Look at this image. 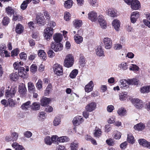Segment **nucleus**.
<instances>
[{"instance_id":"obj_1","label":"nucleus","mask_w":150,"mask_h":150,"mask_svg":"<svg viewBox=\"0 0 150 150\" xmlns=\"http://www.w3.org/2000/svg\"><path fill=\"white\" fill-rule=\"evenodd\" d=\"M139 83V81L137 79H128L126 80L125 79L120 80L119 82V85L120 87L122 89H126L129 87V85H137Z\"/></svg>"},{"instance_id":"obj_2","label":"nucleus","mask_w":150,"mask_h":150,"mask_svg":"<svg viewBox=\"0 0 150 150\" xmlns=\"http://www.w3.org/2000/svg\"><path fill=\"white\" fill-rule=\"evenodd\" d=\"M55 25V23L53 21H50L47 25V28L44 30V35L45 39L47 40H49L50 38L52 37L53 33V28Z\"/></svg>"},{"instance_id":"obj_3","label":"nucleus","mask_w":150,"mask_h":150,"mask_svg":"<svg viewBox=\"0 0 150 150\" xmlns=\"http://www.w3.org/2000/svg\"><path fill=\"white\" fill-rule=\"evenodd\" d=\"M74 62V59L73 56L71 54H68L65 57L64 65L67 68L71 67L73 65Z\"/></svg>"},{"instance_id":"obj_4","label":"nucleus","mask_w":150,"mask_h":150,"mask_svg":"<svg viewBox=\"0 0 150 150\" xmlns=\"http://www.w3.org/2000/svg\"><path fill=\"white\" fill-rule=\"evenodd\" d=\"M17 91V88L12 87L10 90L7 89L6 90L5 96L6 99L12 98L15 96Z\"/></svg>"},{"instance_id":"obj_5","label":"nucleus","mask_w":150,"mask_h":150,"mask_svg":"<svg viewBox=\"0 0 150 150\" xmlns=\"http://www.w3.org/2000/svg\"><path fill=\"white\" fill-rule=\"evenodd\" d=\"M51 48L55 52L61 51L63 48V45L60 42H52L51 44Z\"/></svg>"},{"instance_id":"obj_6","label":"nucleus","mask_w":150,"mask_h":150,"mask_svg":"<svg viewBox=\"0 0 150 150\" xmlns=\"http://www.w3.org/2000/svg\"><path fill=\"white\" fill-rule=\"evenodd\" d=\"M103 42L105 45V48L107 49H110L112 45V41L108 38H105L103 40Z\"/></svg>"},{"instance_id":"obj_7","label":"nucleus","mask_w":150,"mask_h":150,"mask_svg":"<svg viewBox=\"0 0 150 150\" xmlns=\"http://www.w3.org/2000/svg\"><path fill=\"white\" fill-rule=\"evenodd\" d=\"M53 69L54 72L57 75L59 76L63 74L62 68L60 65L58 64H54Z\"/></svg>"},{"instance_id":"obj_8","label":"nucleus","mask_w":150,"mask_h":150,"mask_svg":"<svg viewBox=\"0 0 150 150\" xmlns=\"http://www.w3.org/2000/svg\"><path fill=\"white\" fill-rule=\"evenodd\" d=\"M131 102L137 108H140L143 106V103L142 101L138 98L132 99Z\"/></svg>"},{"instance_id":"obj_9","label":"nucleus","mask_w":150,"mask_h":150,"mask_svg":"<svg viewBox=\"0 0 150 150\" xmlns=\"http://www.w3.org/2000/svg\"><path fill=\"white\" fill-rule=\"evenodd\" d=\"M36 20L37 21V23L39 25H44L45 23V19L43 16L41 15L40 13H38L36 16Z\"/></svg>"},{"instance_id":"obj_10","label":"nucleus","mask_w":150,"mask_h":150,"mask_svg":"<svg viewBox=\"0 0 150 150\" xmlns=\"http://www.w3.org/2000/svg\"><path fill=\"white\" fill-rule=\"evenodd\" d=\"M96 107V103L95 102H91L86 106L85 109L87 111L91 112L95 110Z\"/></svg>"},{"instance_id":"obj_11","label":"nucleus","mask_w":150,"mask_h":150,"mask_svg":"<svg viewBox=\"0 0 150 150\" xmlns=\"http://www.w3.org/2000/svg\"><path fill=\"white\" fill-rule=\"evenodd\" d=\"M98 21L101 28L104 29L106 28V23L105 20L104 19L103 16L101 15L98 17Z\"/></svg>"},{"instance_id":"obj_12","label":"nucleus","mask_w":150,"mask_h":150,"mask_svg":"<svg viewBox=\"0 0 150 150\" xmlns=\"http://www.w3.org/2000/svg\"><path fill=\"white\" fill-rule=\"evenodd\" d=\"M141 7L139 1L137 0H134L131 4L132 9L134 10H137Z\"/></svg>"},{"instance_id":"obj_13","label":"nucleus","mask_w":150,"mask_h":150,"mask_svg":"<svg viewBox=\"0 0 150 150\" xmlns=\"http://www.w3.org/2000/svg\"><path fill=\"white\" fill-rule=\"evenodd\" d=\"M139 14L138 11H134L132 13L131 16V21L132 23L136 22L137 19L139 17Z\"/></svg>"},{"instance_id":"obj_14","label":"nucleus","mask_w":150,"mask_h":150,"mask_svg":"<svg viewBox=\"0 0 150 150\" xmlns=\"http://www.w3.org/2000/svg\"><path fill=\"white\" fill-rule=\"evenodd\" d=\"M83 122V118L81 116L76 117L74 118L72 121L74 125H79Z\"/></svg>"},{"instance_id":"obj_15","label":"nucleus","mask_w":150,"mask_h":150,"mask_svg":"<svg viewBox=\"0 0 150 150\" xmlns=\"http://www.w3.org/2000/svg\"><path fill=\"white\" fill-rule=\"evenodd\" d=\"M89 19L92 21H95L97 19V15L96 12L94 11L90 12L88 14Z\"/></svg>"},{"instance_id":"obj_16","label":"nucleus","mask_w":150,"mask_h":150,"mask_svg":"<svg viewBox=\"0 0 150 150\" xmlns=\"http://www.w3.org/2000/svg\"><path fill=\"white\" fill-rule=\"evenodd\" d=\"M138 142L140 145L150 149V142L147 141L144 139H139Z\"/></svg>"},{"instance_id":"obj_17","label":"nucleus","mask_w":150,"mask_h":150,"mask_svg":"<svg viewBox=\"0 0 150 150\" xmlns=\"http://www.w3.org/2000/svg\"><path fill=\"white\" fill-rule=\"evenodd\" d=\"M112 24L115 30L117 31H118L120 25L119 21L117 19H115L113 21Z\"/></svg>"},{"instance_id":"obj_18","label":"nucleus","mask_w":150,"mask_h":150,"mask_svg":"<svg viewBox=\"0 0 150 150\" xmlns=\"http://www.w3.org/2000/svg\"><path fill=\"white\" fill-rule=\"evenodd\" d=\"M94 84L92 81H91L90 82L86 85L85 88V91L86 92L88 93L92 91Z\"/></svg>"},{"instance_id":"obj_19","label":"nucleus","mask_w":150,"mask_h":150,"mask_svg":"<svg viewBox=\"0 0 150 150\" xmlns=\"http://www.w3.org/2000/svg\"><path fill=\"white\" fill-rule=\"evenodd\" d=\"M63 38L62 34L60 33H56L54 35L53 39L56 42H60Z\"/></svg>"},{"instance_id":"obj_20","label":"nucleus","mask_w":150,"mask_h":150,"mask_svg":"<svg viewBox=\"0 0 150 150\" xmlns=\"http://www.w3.org/2000/svg\"><path fill=\"white\" fill-rule=\"evenodd\" d=\"M6 12L7 14L11 16L13 15L16 12L15 9H14L11 7L8 6L6 8Z\"/></svg>"},{"instance_id":"obj_21","label":"nucleus","mask_w":150,"mask_h":150,"mask_svg":"<svg viewBox=\"0 0 150 150\" xmlns=\"http://www.w3.org/2000/svg\"><path fill=\"white\" fill-rule=\"evenodd\" d=\"M140 91L143 93L150 92V86H145L141 87L140 89Z\"/></svg>"},{"instance_id":"obj_22","label":"nucleus","mask_w":150,"mask_h":150,"mask_svg":"<svg viewBox=\"0 0 150 150\" xmlns=\"http://www.w3.org/2000/svg\"><path fill=\"white\" fill-rule=\"evenodd\" d=\"M30 104V101H28L25 103H23L21 105V108L23 110H27L31 106Z\"/></svg>"},{"instance_id":"obj_23","label":"nucleus","mask_w":150,"mask_h":150,"mask_svg":"<svg viewBox=\"0 0 150 150\" xmlns=\"http://www.w3.org/2000/svg\"><path fill=\"white\" fill-rule=\"evenodd\" d=\"M19 92L22 96H23L26 93V89L25 85L22 84H21L18 88Z\"/></svg>"},{"instance_id":"obj_24","label":"nucleus","mask_w":150,"mask_h":150,"mask_svg":"<svg viewBox=\"0 0 150 150\" xmlns=\"http://www.w3.org/2000/svg\"><path fill=\"white\" fill-rule=\"evenodd\" d=\"M106 13L107 15L112 17L117 16V14L115 11L112 9H110L106 10Z\"/></svg>"},{"instance_id":"obj_25","label":"nucleus","mask_w":150,"mask_h":150,"mask_svg":"<svg viewBox=\"0 0 150 150\" xmlns=\"http://www.w3.org/2000/svg\"><path fill=\"white\" fill-rule=\"evenodd\" d=\"M50 101V99L49 98L45 97H43L41 100V105L42 106H46L49 103Z\"/></svg>"},{"instance_id":"obj_26","label":"nucleus","mask_w":150,"mask_h":150,"mask_svg":"<svg viewBox=\"0 0 150 150\" xmlns=\"http://www.w3.org/2000/svg\"><path fill=\"white\" fill-rule=\"evenodd\" d=\"M96 53L98 56L101 57L104 56V51L100 46L98 47L96 50Z\"/></svg>"},{"instance_id":"obj_27","label":"nucleus","mask_w":150,"mask_h":150,"mask_svg":"<svg viewBox=\"0 0 150 150\" xmlns=\"http://www.w3.org/2000/svg\"><path fill=\"white\" fill-rule=\"evenodd\" d=\"M12 146L16 150H25V148L22 146L19 145L16 142H14L12 144Z\"/></svg>"},{"instance_id":"obj_28","label":"nucleus","mask_w":150,"mask_h":150,"mask_svg":"<svg viewBox=\"0 0 150 150\" xmlns=\"http://www.w3.org/2000/svg\"><path fill=\"white\" fill-rule=\"evenodd\" d=\"M28 90L30 93H32L34 92H35V87L34 84L31 83L29 82L28 83Z\"/></svg>"},{"instance_id":"obj_29","label":"nucleus","mask_w":150,"mask_h":150,"mask_svg":"<svg viewBox=\"0 0 150 150\" xmlns=\"http://www.w3.org/2000/svg\"><path fill=\"white\" fill-rule=\"evenodd\" d=\"M23 63L22 62H15L13 64V67L16 70H18L20 68H22L21 67L23 65Z\"/></svg>"},{"instance_id":"obj_30","label":"nucleus","mask_w":150,"mask_h":150,"mask_svg":"<svg viewBox=\"0 0 150 150\" xmlns=\"http://www.w3.org/2000/svg\"><path fill=\"white\" fill-rule=\"evenodd\" d=\"M8 99L7 105L11 107H14L16 105L15 100H14L12 98H9Z\"/></svg>"},{"instance_id":"obj_31","label":"nucleus","mask_w":150,"mask_h":150,"mask_svg":"<svg viewBox=\"0 0 150 150\" xmlns=\"http://www.w3.org/2000/svg\"><path fill=\"white\" fill-rule=\"evenodd\" d=\"M24 30V28L22 25L20 24H18L16 27V31L17 33L20 34L22 33Z\"/></svg>"},{"instance_id":"obj_32","label":"nucleus","mask_w":150,"mask_h":150,"mask_svg":"<svg viewBox=\"0 0 150 150\" xmlns=\"http://www.w3.org/2000/svg\"><path fill=\"white\" fill-rule=\"evenodd\" d=\"M10 79L13 81H17L18 78V76L17 74V72H13L10 74Z\"/></svg>"},{"instance_id":"obj_33","label":"nucleus","mask_w":150,"mask_h":150,"mask_svg":"<svg viewBox=\"0 0 150 150\" xmlns=\"http://www.w3.org/2000/svg\"><path fill=\"white\" fill-rule=\"evenodd\" d=\"M85 139L87 141L91 142V143L95 145L97 144V143L96 140L90 136H88V135H86Z\"/></svg>"},{"instance_id":"obj_34","label":"nucleus","mask_w":150,"mask_h":150,"mask_svg":"<svg viewBox=\"0 0 150 150\" xmlns=\"http://www.w3.org/2000/svg\"><path fill=\"white\" fill-rule=\"evenodd\" d=\"M31 1V0H26L23 1L21 6V8L24 10L28 6V4Z\"/></svg>"},{"instance_id":"obj_35","label":"nucleus","mask_w":150,"mask_h":150,"mask_svg":"<svg viewBox=\"0 0 150 150\" xmlns=\"http://www.w3.org/2000/svg\"><path fill=\"white\" fill-rule=\"evenodd\" d=\"M145 127L144 125L142 123H140L134 126V128L140 131L143 129Z\"/></svg>"},{"instance_id":"obj_36","label":"nucleus","mask_w":150,"mask_h":150,"mask_svg":"<svg viewBox=\"0 0 150 150\" xmlns=\"http://www.w3.org/2000/svg\"><path fill=\"white\" fill-rule=\"evenodd\" d=\"M31 108L33 110H37L40 109V105L39 103H33L32 105Z\"/></svg>"},{"instance_id":"obj_37","label":"nucleus","mask_w":150,"mask_h":150,"mask_svg":"<svg viewBox=\"0 0 150 150\" xmlns=\"http://www.w3.org/2000/svg\"><path fill=\"white\" fill-rule=\"evenodd\" d=\"M71 150H77L78 147V144L76 141H74L71 144Z\"/></svg>"},{"instance_id":"obj_38","label":"nucleus","mask_w":150,"mask_h":150,"mask_svg":"<svg viewBox=\"0 0 150 150\" xmlns=\"http://www.w3.org/2000/svg\"><path fill=\"white\" fill-rule=\"evenodd\" d=\"M127 141L131 144H133L135 141L134 138L131 134H127Z\"/></svg>"},{"instance_id":"obj_39","label":"nucleus","mask_w":150,"mask_h":150,"mask_svg":"<svg viewBox=\"0 0 150 150\" xmlns=\"http://www.w3.org/2000/svg\"><path fill=\"white\" fill-rule=\"evenodd\" d=\"M18 74L19 76L22 77H24L25 76L24 74L25 71V69L23 67L20 68V69H18Z\"/></svg>"},{"instance_id":"obj_40","label":"nucleus","mask_w":150,"mask_h":150,"mask_svg":"<svg viewBox=\"0 0 150 150\" xmlns=\"http://www.w3.org/2000/svg\"><path fill=\"white\" fill-rule=\"evenodd\" d=\"M74 24L76 28L78 29L82 25V21L79 20H75L74 22Z\"/></svg>"},{"instance_id":"obj_41","label":"nucleus","mask_w":150,"mask_h":150,"mask_svg":"<svg viewBox=\"0 0 150 150\" xmlns=\"http://www.w3.org/2000/svg\"><path fill=\"white\" fill-rule=\"evenodd\" d=\"M69 139L66 136H62L58 137L57 138V141L60 142H64L69 141Z\"/></svg>"},{"instance_id":"obj_42","label":"nucleus","mask_w":150,"mask_h":150,"mask_svg":"<svg viewBox=\"0 0 150 150\" xmlns=\"http://www.w3.org/2000/svg\"><path fill=\"white\" fill-rule=\"evenodd\" d=\"M38 56L43 59H45L46 57V54L42 50H40L38 52Z\"/></svg>"},{"instance_id":"obj_43","label":"nucleus","mask_w":150,"mask_h":150,"mask_svg":"<svg viewBox=\"0 0 150 150\" xmlns=\"http://www.w3.org/2000/svg\"><path fill=\"white\" fill-rule=\"evenodd\" d=\"M72 5V0H68L65 1L64 6L67 8H70Z\"/></svg>"},{"instance_id":"obj_44","label":"nucleus","mask_w":150,"mask_h":150,"mask_svg":"<svg viewBox=\"0 0 150 150\" xmlns=\"http://www.w3.org/2000/svg\"><path fill=\"white\" fill-rule=\"evenodd\" d=\"M118 114L121 116L124 115L126 113V111L123 108H121L117 110Z\"/></svg>"},{"instance_id":"obj_45","label":"nucleus","mask_w":150,"mask_h":150,"mask_svg":"<svg viewBox=\"0 0 150 150\" xmlns=\"http://www.w3.org/2000/svg\"><path fill=\"white\" fill-rule=\"evenodd\" d=\"M75 42L77 44H79L83 41V38L80 36L75 35L74 37Z\"/></svg>"},{"instance_id":"obj_46","label":"nucleus","mask_w":150,"mask_h":150,"mask_svg":"<svg viewBox=\"0 0 150 150\" xmlns=\"http://www.w3.org/2000/svg\"><path fill=\"white\" fill-rule=\"evenodd\" d=\"M78 72V71L77 69H74L69 74L70 77L73 79L76 77Z\"/></svg>"},{"instance_id":"obj_47","label":"nucleus","mask_w":150,"mask_h":150,"mask_svg":"<svg viewBox=\"0 0 150 150\" xmlns=\"http://www.w3.org/2000/svg\"><path fill=\"white\" fill-rule=\"evenodd\" d=\"M106 142L108 145L113 146L115 144V141L113 139L109 138L106 140Z\"/></svg>"},{"instance_id":"obj_48","label":"nucleus","mask_w":150,"mask_h":150,"mask_svg":"<svg viewBox=\"0 0 150 150\" xmlns=\"http://www.w3.org/2000/svg\"><path fill=\"white\" fill-rule=\"evenodd\" d=\"M60 118L59 116L56 117L53 121L54 125L55 126L58 125L60 122Z\"/></svg>"},{"instance_id":"obj_49","label":"nucleus","mask_w":150,"mask_h":150,"mask_svg":"<svg viewBox=\"0 0 150 150\" xmlns=\"http://www.w3.org/2000/svg\"><path fill=\"white\" fill-rule=\"evenodd\" d=\"M119 97L120 100H125L127 98V95L126 93H120L119 95Z\"/></svg>"},{"instance_id":"obj_50","label":"nucleus","mask_w":150,"mask_h":150,"mask_svg":"<svg viewBox=\"0 0 150 150\" xmlns=\"http://www.w3.org/2000/svg\"><path fill=\"white\" fill-rule=\"evenodd\" d=\"M45 143L48 145H51L52 144L51 138L50 136L46 137L44 139Z\"/></svg>"},{"instance_id":"obj_51","label":"nucleus","mask_w":150,"mask_h":150,"mask_svg":"<svg viewBox=\"0 0 150 150\" xmlns=\"http://www.w3.org/2000/svg\"><path fill=\"white\" fill-rule=\"evenodd\" d=\"M102 132L100 129L98 128H96L94 132V135L95 137H98L101 134Z\"/></svg>"},{"instance_id":"obj_52","label":"nucleus","mask_w":150,"mask_h":150,"mask_svg":"<svg viewBox=\"0 0 150 150\" xmlns=\"http://www.w3.org/2000/svg\"><path fill=\"white\" fill-rule=\"evenodd\" d=\"M11 136L13 139V141H16L18 138V134L17 133L14 132L11 133Z\"/></svg>"},{"instance_id":"obj_53","label":"nucleus","mask_w":150,"mask_h":150,"mask_svg":"<svg viewBox=\"0 0 150 150\" xmlns=\"http://www.w3.org/2000/svg\"><path fill=\"white\" fill-rule=\"evenodd\" d=\"M89 2L90 5L93 7L98 6L97 0H89Z\"/></svg>"},{"instance_id":"obj_54","label":"nucleus","mask_w":150,"mask_h":150,"mask_svg":"<svg viewBox=\"0 0 150 150\" xmlns=\"http://www.w3.org/2000/svg\"><path fill=\"white\" fill-rule=\"evenodd\" d=\"M19 52V51L18 49L16 48L13 50L11 52V56L12 57H14L17 56Z\"/></svg>"},{"instance_id":"obj_55","label":"nucleus","mask_w":150,"mask_h":150,"mask_svg":"<svg viewBox=\"0 0 150 150\" xmlns=\"http://www.w3.org/2000/svg\"><path fill=\"white\" fill-rule=\"evenodd\" d=\"M42 82L40 79L38 80V82L36 83V86L37 89L38 90L42 88Z\"/></svg>"},{"instance_id":"obj_56","label":"nucleus","mask_w":150,"mask_h":150,"mask_svg":"<svg viewBox=\"0 0 150 150\" xmlns=\"http://www.w3.org/2000/svg\"><path fill=\"white\" fill-rule=\"evenodd\" d=\"M129 69L130 70L138 71L139 69V68L136 65L132 64V66H130V67L129 68Z\"/></svg>"},{"instance_id":"obj_57","label":"nucleus","mask_w":150,"mask_h":150,"mask_svg":"<svg viewBox=\"0 0 150 150\" xmlns=\"http://www.w3.org/2000/svg\"><path fill=\"white\" fill-rule=\"evenodd\" d=\"M9 22V18L7 17H4L2 21L3 25H5L8 24Z\"/></svg>"},{"instance_id":"obj_58","label":"nucleus","mask_w":150,"mask_h":150,"mask_svg":"<svg viewBox=\"0 0 150 150\" xmlns=\"http://www.w3.org/2000/svg\"><path fill=\"white\" fill-rule=\"evenodd\" d=\"M37 69V66L35 64H33L30 67V70L32 72H35Z\"/></svg>"},{"instance_id":"obj_59","label":"nucleus","mask_w":150,"mask_h":150,"mask_svg":"<svg viewBox=\"0 0 150 150\" xmlns=\"http://www.w3.org/2000/svg\"><path fill=\"white\" fill-rule=\"evenodd\" d=\"M127 66L126 63L122 62L120 64L119 67L120 68L125 70L128 68Z\"/></svg>"},{"instance_id":"obj_60","label":"nucleus","mask_w":150,"mask_h":150,"mask_svg":"<svg viewBox=\"0 0 150 150\" xmlns=\"http://www.w3.org/2000/svg\"><path fill=\"white\" fill-rule=\"evenodd\" d=\"M37 56V54L34 53H31L30 54V55L28 57V59L30 60H33Z\"/></svg>"},{"instance_id":"obj_61","label":"nucleus","mask_w":150,"mask_h":150,"mask_svg":"<svg viewBox=\"0 0 150 150\" xmlns=\"http://www.w3.org/2000/svg\"><path fill=\"white\" fill-rule=\"evenodd\" d=\"M24 136L28 138H30L32 135V133L30 131H27L24 133Z\"/></svg>"},{"instance_id":"obj_62","label":"nucleus","mask_w":150,"mask_h":150,"mask_svg":"<svg viewBox=\"0 0 150 150\" xmlns=\"http://www.w3.org/2000/svg\"><path fill=\"white\" fill-rule=\"evenodd\" d=\"M48 54L50 57H52L55 55V53L53 51L51 50H50L47 52Z\"/></svg>"},{"instance_id":"obj_63","label":"nucleus","mask_w":150,"mask_h":150,"mask_svg":"<svg viewBox=\"0 0 150 150\" xmlns=\"http://www.w3.org/2000/svg\"><path fill=\"white\" fill-rule=\"evenodd\" d=\"M115 117L112 116L108 120V122L110 124H112L115 122Z\"/></svg>"},{"instance_id":"obj_64","label":"nucleus","mask_w":150,"mask_h":150,"mask_svg":"<svg viewBox=\"0 0 150 150\" xmlns=\"http://www.w3.org/2000/svg\"><path fill=\"white\" fill-rule=\"evenodd\" d=\"M55 150H66L64 146L58 145L56 147Z\"/></svg>"}]
</instances>
